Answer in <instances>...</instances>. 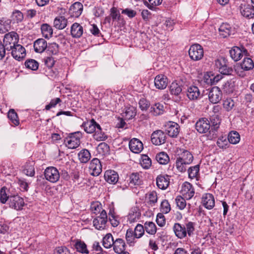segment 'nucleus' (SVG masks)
Instances as JSON below:
<instances>
[{"instance_id":"f257e3e1","label":"nucleus","mask_w":254,"mask_h":254,"mask_svg":"<svg viewBox=\"0 0 254 254\" xmlns=\"http://www.w3.org/2000/svg\"><path fill=\"white\" fill-rule=\"evenodd\" d=\"M254 67V62L253 60L249 57H245L240 63V65H238L235 70L237 74L241 77L246 76L245 71L252 70Z\"/></svg>"},{"instance_id":"f03ea898","label":"nucleus","mask_w":254,"mask_h":254,"mask_svg":"<svg viewBox=\"0 0 254 254\" xmlns=\"http://www.w3.org/2000/svg\"><path fill=\"white\" fill-rule=\"evenodd\" d=\"M19 41L18 35L15 32L12 31L6 34L3 39V44L7 49V54L18 44Z\"/></svg>"},{"instance_id":"7ed1b4c3","label":"nucleus","mask_w":254,"mask_h":254,"mask_svg":"<svg viewBox=\"0 0 254 254\" xmlns=\"http://www.w3.org/2000/svg\"><path fill=\"white\" fill-rule=\"evenodd\" d=\"M82 135L79 131L70 133L64 140L65 145L70 149H75L80 144V138Z\"/></svg>"},{"instance_id":"20e7f679","label":"nucleus","mask_w":254,"mask_h":254,"mask_svg":"<svg viewBox=\"0 0 254 254\" xmlns=\"http://www.w3.org/2000/svg\"><path fill=\"white\" fill-rule=\"evenodd\" d=\"M190 58L193 61H199L203 57L204 51L202 47L198 44L192 45L189 50Z\"/></svg>"},{"instance_id":"39448f33","label":"nucleus","mask_w":254,"mask_h":254,"mask_svg":"<svg viewBox=\"0 0 254 254\" xmlns=\"http://www.w3.org/2000/svg\"><path fill=\"white\" fill-rule=\"evenodd\" d=\"M44 176L47 181L53 183L58 182L60 178L58 170L54 167H47L45 170Z\"/></svg>"},{"instance_id":"423d86ee","label":"nucleus","mask_w":254,"mask_h":254,"mask_svg":"<svg viewBox=\"0 0 254 254\" xmlns=\"http://www.w3.org/2000/svg\"><path fill=\"white\" fill-rule=\"evenodd\" d=\"M90 174L93 176H98L102 172V165L98 158H93L89 164Z\"/></svg>"},{"instance_id":"0eeeda50","label":"nucleus","mask_w":254,"mask_h":254,"mask_svg":"<svg viewBox=\"0 0 254 254\" xmlns=\"http://www.w3.org/2000/svg\"><path fill=\"white\" fill-rule=\"evenodd\" d=\"M151 140L153 144L160 145L165 142L166 135L161 130L154 131L151 134Z\"/></svg>"},{"instance_id":"6e6552de","label":"nucleus","mask_w":254,"mask_h":254,"mask_svg":"<svg viewBox=\"0 0 254 254\" xmlns=\"http://www.w3.org/2000/svg\"><path fill=\"white\" fill-rule=\"evenodd\" d=\"M181 192L187 199H191L195 193L194 189L192 185L187 182L183 184Z\"/></svg>"},{"instance_id":"1a4fd4ad","label":"nucleus","mask_w":254,"mask_h":254,"mask_svg":"<svg viewBox=\"0 0 254 254\" xmlns=\"http://www.w3.org/2000/svg\"><path fill=\"white\" fill-rule=\"evenodd\" d=\"M11 54L12 56L15 60L20 61L25 58L26 56V50L21 45L17 44L14 48L11 49Z\"/></svg>"},{"instance_id":"9d476101","label":"nucleus","mask_w":254,"mask_h":254,"mask_svg":"<svg viewBox=\"0 0 254 254\" xmlns=\"http://www.w3.org/2000/svg\"><path fill=\"white\" fill-rule=\"evenodd\" d=\"M9 206L16 210L22 209L24 205L23 199L19 196L12 195L9 197Z\"/></svg>"},{"instance_id":"9b49d317","label":"nucleus","mask_w":254,"mask_h":254,"mask_svg":"<svg viewBox=\"0 0 254 254\" xmlns=\"http://www.w3.org/2000/svg\"><path fill=\"white\" fill-rule=\"evenodd\" d=\"M222 96V92L218 87H213L210 90L208 94L209 101L213 103H218L221 99Z\"/></svg>"},{"instance_id":"f8f14e48","label":"nucleus","mask_w":254,"mask_h":254,"mask_svg":"<svg viewBox=\"0 0 254 254\" xmlns=\"http://www.w3.org/2000/svg\"><path fill=\"white\" fill-rule=\"evenodd\" d=\"M165 130L170 137H176L180 132V126L175 122H170L166 125Z\"/></svg>"},{"instance_id":"ddd939ff","label":"nucleus","mask_w":254,"mask_h":254,"mask_svg":"<svg viewBox=\"0 0 254 254\" xmlns=\"http://www.w3.org/2000/svg\"><path fill=\"white\" fill-rule=\"evenodd\" d=\"M210 127V122L205 118L200 119L195 124V128L200 133L207 132Z\"/></svg>"},{"instance_id":"4468645a","label":"nucleus","mask_w":254,"mask_h":254,"mask_svg":"<svg viewBox=\"0 0 254 254\" xmlns=\"http://www.w3.org/2000/svg\"><path fill=\"white\" fill-rule=\"evenodd\" d=\"M129 147L131 152L138 154L143 150V145L138 139L133 138L129 142Z\"/></svg>"},{"instance_id":"2eb2a0df","label":"nucleus","mask_w":254,"mask_h":254,"mask_svg":"<svg viewBox=\"0 0 254 254\" xmlns=\"http://www.w3.org/2000/svg\"><path fill=\"white\" fill-rule=\"evenodd\" d=\"M202 205L208 209H211L215 205V200L213 195L211 193H205L202 197Z\"/></svg>"},{"instance_id":"dca6fc26","label":"nucleus","mask_w":254,"mask_h":254,"mask_svg":"<svg viewBox=\"0 0 254 254\" xmlns=\"http://www.w3.org/2000/svg\"><path fill=\"white\" fill-rule=\"evenodd\" d=\"M168 83L167 77L163 74L157 75L154 79V85L156 88L164 89L166 88Z\"/></svg>"},{"instance_id":"f3484780","label":"nucleus","mask_w":254,"mask_h":254,"mask_svg":"<svg viewBox=\"0 0 254 254\" xmlns=\"http://www.w3.org/2000/svg\"><path fill=\"white\" fill-rule=\"evenodd\" d=\"M243 53L247 55L248 52L246 49L243 51L238 47H234L230 50L229 53L231 58L235 62L239 61L243 56Z\"/></svg>"},{"instance_id":"a211bd4d","label":"nucleus","mask_w":254,"mask_h":254,"mask_svg":"<svg viewBox=\"0 0 254 254\" xmlns=\"http://www.w3.org/2000/svg\"><path fill=\"white\" fill-rule=\"evenodd\" d=\"M113 246L114 250L116 254H129L128 253L125 252L126 244L122 239H116Z\"/></svg>"},{"instance_id":"6ab92c4d","label":"nucleus","mask_w":254,"mask_h":254,"mask_svg":"<svg viewBox=\"0 0 254 254\" xmlns=\"http://www.w3.org/2000/svg\"><path fill=\"white\" fill-rule=\"evenodd\" d=\"M83 11V5L79 2H75L70 7L69 12L72 17H78Z\"/></svg>"},{"instance_id":"aec40b11","label":"nucleus","mask_w":254,"mask_h":254,"mask_svg":"<svg viewBox=\"0 0 254 254\" xmlns=\"http://www.w3.org/2000/svg\"><path fill=\"white\" fill-rule=\"evenodd\" d=\"M170 184V177L168 175H159L156 178L157 187L161 190L166 189Z\"/></svg>"},{"instance_id":"412c9836","label":"nucleus","mask_w":254,"mask_h":254,"mask_svg":"<svg viewBox=\"0 0 254 254\" xmlns=\"http://www.w3.org/2000/svg\"><path fill=\"white\" fill-rule=\"evenodd\" d=\"M105 180L108 183L112 184H116L119 180L118 173L113 170H107L104 174Z\"/></svg>"},{"instance_id":"4be33fe9","label":"nucleus","mask_w":254,"mask_h":254,"mask_svg":"<svg viewBox=\"0 0 254 254\" xmlns=\"http://www.w3.org/2000/svg\"><path fill=\"white\" fill-rule=\"evenodd\" d=\"M47 47V41L44 39H38L34 43V48L36 53H42Z\"/></svg>"},{"instance_id":"5701e85b","label":"nucleus","mask_w":254,"mask_h":254,"mask_svg":"<svg viewBox=\"0 0 254 254\" xmlns=\"http://www.w3.org/2000/svg\"><path fill=\"white\" fill-rule=\"evenodd\" d=\"M200 91L197 86H191L188 87L187 95L190 100H197L200 96Z\"/></svg>"},{"instance_id":"b1692460","label":"nucleus","mask_w":254,"mask_h":254,"mask_svg":"<svg viewBox=\"0 0 254 254\" xmlns=\"http://www.w3.org/2000/svg\"><path fill=\"white\" fill-rule=\"evenodd\" d=\"M175 235L179 238L182 239L187 236V231L185 226L179 223H175L173 227Z\"/></svg>"},{"instance_id":"393cba45","label":"nucleus","mask_w":254,"mask_h":254,"mask_svg":"<svg viewBox=\"0 0 254 254\" xmlns=\"http://www.w3.org/2000/svg\"><path fill=\"white\" fill-rule=\"evenodd\" d=\"M142 183V177L138 173H132L129 178V185L131 187L139 186Z\"/></svg>"},{"instance_id":"a878e982","label":"nucleus","mask_w":254,"mask_h":254,"mask_svg":"<svg viewBox=\"0 0 254 254\" xmlns=\"http://www.w3.org/2000/svg\"><path fill=\"white\" fill-rule=\"evenodd\" d=\"M103 217L101 218H95L93 220V224L94 227L97 230H102L106 228V224L108 219H105L104 217V214H102Z\"/></svg>"},{"instance_id":"bb28decb","label":"nucleus","mask_w":254,"mask_h":254,"mask_svg":"<svg viewBox=\"0 0 254 254\" xmlns=\"http://www.w3.org/2000/svg\"><path fill=\"white\" fill-rule=\"evenodd\" d=\"M70 33L73 38H79L83 34V28L79 23H74L71 27Z\"/></svg>"},{"instance_id":"cd10ccee","label":"nucleus","mask_w":254,"mask_h":254,"mask_svg":"<svg viewBox=\"0 0 254 254\" xmlns=\"http://www.w3.org/2000/svg\"><path fill=\"white\" fill-rule=\"evenodd\" d=\"M67 20L64 16H58L54 21V26L58 29H63L67 25Z\"/></svg>"},{"instance_id":"c85d7f7f","label":"nucleus","mask_w":254,"mask_h":254,"mask_svg":"<svg viewBox=\"0 0 254 254\" xmlns=\"http://www.w3.org/2000/svg\"><path fill=\"white\" fill-rule=\"evenodd\" d=\"M232 31V27L227 23H222L219 28L220 34L223 38L229 36L231 34Z\"/></svg>"},{"instance_id":"c756f323","label":"nucleus","mask_w":254,"mask_h":254,"mask_svg":"<svg viewBox=\"0 0 254 254\" xmlns=\"http://www.w3.org/2000/svg\"><path fill=\"white\" fill-rule=\"evenodd\" d=\"M99 125L94 120L92 119L84 124V130L88 133H92L95 132Z\"/></svg>"},{"instance_id":"7c9ffc66","label":"nucleus","mask_w":254,"mask_h":254,"mask_svg":"<svg viewBox=\"0 0 254 254\" xmlns=\"http://www.w3.org/2000/svg\"><path fill=\"white\" fill-rule=\"evenodd\" d=\"M178 158L189 164H190L193 159L191 153L187 150H184Z\"/></svg>"},{"instance_id":"2f4dec72","label":"nucleus","mask_w":254,"mask_h":254,"mask_svg":"<svg viewBox=\"0 0 254 254\" xmlns=\"http://www.w3.org/2000/svg\"><path fill=\"white\" fill-rule=\"evenodd\" d=\"M126 239L128 245L133 246L136 242V239L138 238L135 236V234H133V230L132 229H128L126 232Z\"/></svg>"},{"instance_id":"473e14b6","label":"nucleus","mask_w":254,"mask_h":254,"mask_svg":"<svg viewBox=\"0 0 254 254\" xmlns=\"http://www.w3.org/2000/svg\"><path fill=\"white\" fill-rule=\"evenodd\" d=\"M79 160L81 163H87L91 158L90 152L86 149H82L78 154Z\"/></svg>"},{"instance_id":"72a5a7b5","label":"nucleus","mask_w":254,"mask_h":254,"mask_svg":"<svg viewBox=\"0 0 254 254\" xmlns=\"http://www.w3.org/2000/svg\"><path fill=\"white\" fill-rule=\"evenodd\" d=\"M136 114V109L133 106L127 107L123 113V116L127 120H130L134 118Z\"/></svg>"},{"instance_id":"f704fd0d","label":"nucleus","mask_w":254,"mask_h":254,"mask_svg":"<svg viewBox=\"0 0 254 254\" xmlns=\"http://www.w3.org/2000/svg\"><path fill=\"white\" fill-rule=\"evenodd\" d=\"M11 21L4 18L0 19V33H4L10 29Z\"/></svg>"},{"instance_id":"c9c22d12","label":"nucleus","mask_w":254,"mask_h":254,"mask_svg":"<svg viewBox=\"0 0 254 254\" xmlns=\"http://www.w3.org/2000/svg\"><path fill=\"white\" fill-rule=\"evenodd\" d=\"M156 160L159 164L166 165L169 162L170 159L166 153L161 152L156 155Z\"/></svg>"},{"instance_id":"e433bc0d","label":"nucleus","mask_w":254,"mask_h":254,"mask_svg":"<svg viewBox=\"0 0 254 254\" xmlns=\"http://www.w3.org/2000/svg\"><path fill=\"white\" fill-rule=\"evenodd\" d=\"M41 30L43 36L46 38H49L53 34V29L48 24H43L41 25Z\"/></svg>"},{"instance_id":"4c0bfd02","label":"nucleus","mask_w":254,"mask_h":254,"mask_svg":"<svg viewBox=\"0 0 254 254\" xmlns=\"http://www.w3.org/2000/svg\"><path fill=\"white\" fill-rule=\"evenodd\" d=\"M75 248L77 251L82 254L89 253V251L87 248L85 243L81 240H77L74 245Z\"/></svg>"},{"instance_id":"58836bf2","label":"nucleus","mask_w":254,"mask_h":254,"mask_svg":"<svg viewBox=\"0 0 254 254\" xmlns=\"http://www.w3.org/2000/svg\"><path fill=\"white\" fill-rule=\"evenodd\" d=\"M227 139L230 143L236 144L240 141V135L236 131H232L229 133Z\"/></svg>"},{"instance_id":"ea45409f","label":"nucleus","mask_w":254,"mask_h":254,"mask_svg":"<svg viewBox=\"0 0 254 254\" xmlns=\"http://www.w3.org/2000/svg\"><path fill=\"white\" fill-rule=\"evenodd\" d=\"M93 136L94 138L97 141H103L107 138V136L102 131V128L100 125L97 126V128L95 131Z\"/></svg>"},{"instance_id":"a19ab883","label":"nucleus","mask_w":254,"mask_h":254,"mask_svg":"<svg viewBox=\"0 0 254 254\" xmlns=\"http://www.w3.org/2000/svg\"><path fill=\"white\" fill-rule=\"evenodd\" d=\"M7 117L10 121L11 123L13 124L14 126H17L19 124V121L18 120L17 114L14 109H10L9 111Z\"/></svg>"},{"instance_id":"79ce46f5","label":"nucleus","mask_w":254,"mask_h":254,"mask_svg":"<svg viewBox=\"0 0 254 254\" xmlns=\"http://www.w3.org/2000/svg\"><path fill=\"white\" fill-rule=\"evenodd\" d=\"M11 195L9 194V190L5 187H2L0 190V201L2 203H5Z\"/></svg>"},{"instance_id":"37998d69","label":"nucleus","mask_w":254,"mask_h":254,"mask_svg":"<svg viewBox=\"0 0 254 254\" xmlns=\"http://www.w3.org/2000/svg\"><path fill=\"white\" fill-rule=\"evenodd\" d=\"M97 151L101 155H106L108 154L110 152V147L105 142L100 143L97 147Z\"/></svg>"},{"instance_id":"c03bdc74","label":"nucleus","mask_w":254,"mask_h":254,"mask_svg":"<svg viewBox=\"0 0 254 254\" xmlns=\"http://www.w3.org/2000/svg\"><path fill=\"white\" fill-rule=\"evenodd\" d=\"M144 230L151 235H154L156 233L157 228L155 224L152 222H146L144 223Z\"/></svg>"},{"instance_id":"a18cd8bd","label":"nucleus","mask_w":254,"mask_h":254,"mask_svg":"<svg viewBox=\"0 0 254 254\" xmlns=\"http://www.w3.org/2000/svg\"><path fill=\"white\" fill-rule=\"evenodd\" d=\"M114 242L112 234L109 233L103 238V245L106 248H110L113 245Z\"/></svg>"},{"instance_id":"49530a36","label":"nucleus","mask_w":254,"mask_h":254,"mask_svg":"<svg viewBox=\"0 0 254 254\" xmlns=\"http://www.w3.org/2000/svg\"><path fill=\"white\" fill-rule=\"evenodd\" d=\"M146 198L148 200V203L150 205H154L157 202V195L156 191H152L149 192L146 194Z\"/></svg>"},{"instance_id":"de8ad7c7","label":"nucleus","mask_w":254,"mask_h":254,"mask_svg":"<svg viewBox=\"0 0 254 254\" xmlns=\"http://www.w3.org/2000/svg\"><path fill=\"white\" fill-rule=\"evenodd\" d=\"M90 209L92 212L96 215H98L99 213L103 210L101 203L98 201L92 202L91 204Z\"/></svg>"},{"instance_id":"09e8293b","label":"nucleus","mask_w":254,"mask_h":254,"mask_svg":"<svg viewBox=\"0 0 254 254\" xmlns=\"http://www.w3.org/2000/svg\"><path fill=\"white\" fill-rule=\"evenodd\" d=\"M222 77L221 75H217L212 78H210L209 75H205L204 79L205 82L208 84H215L217 83Z\"/></svg>"},{"instance_id":"8fccbe9b","label":"nucleus","mask_w":254,"mask_h":254,"mask_svg":"<svg viewBox=\"0 0 254 254\" xmlns=\"http://www.w3.org/2000/svg\"><path fill=\"white\" fill-rule=\"evenodd\" d=\"M235 105L234 101L231 98H227L223 101V108L227 112L231 111L235 107Z\"/></svg>"},{"instance_id":"3c124183","label":"nucleus","mask_w":254,"mask_h":254,"mask_svg":"<svg viewBox=\"0 0 254 254\" xmlns=\"http://www.w3.org/2000/svg\"><path fill=\"white\" fill-rule=\"evenodd\" d=\"M118 217L115 216L114 210L110 209L109 213V220L113 227H117L120 224Z\"/></svg>"},{"instance_id":"603ef678","label":"nucleus","mask_w":254,"mask_h":254,"mask_svg":"<svg viewBox=\"0 0 254 254\" xmlns=\"http://www.w3.org/2000/svg\"><path fill=\"white\" fill-rule=\"evenodd\" d=\"M151 112L155 116L162 114L164 111L163 106L160 103H156L151 108Z\"/></svg>"},{"instance_id":"864d4df0","label":"nucleus","mask_w":254,"mask_h":254,"mask_svg":"<svg viewBox=\"0 0 254 254\" xmlns=\"http://www.w3.org/2000/svg\"><path fill=\"white\" fill-rule=\"evenodd\" d=\"M25 66L31 70H36L39 66L38 63L35 60L29 59L25 62Z\"/></svg>"},{"instance_id":"5fc2aeb1","label":"nucleus","mask_w":254,"mask_h":254,"mask_svg":"<svg viewBox=\"0 0 254 254\" xmlns=\"http://www.w3.org/2000/svg\"><path fill=\"white\" fill-rule=\"evenodd\" d=\"M217 145L220 148L224 149L229 147V142L226 137L222 136L218 139Z\"/></svg>"},{"instance_id":"6e6d98bb","label":"nucleus","mask_w":254,"mask_h":254,"mask_svg":"<svg viewBox=\"0 0 254 254\" xmlns=\"http://www.w3.org/2000/svg\"><path fill=\"white\" fill-rule=\"evenodd\" d=\"M182 91L181 86L177 83L173 82L170 86V92L172 94L178 96Z\"/></svg>"},{"instance_id":"4d7b16f0","label":"nucleus","mask_w":254,"mask_h":254,"mask_svg":"<svg viewBox=\"0 0 254 254\" xmlns=\"http://www.w3.org/2000/svg\"><path fill=\"white\" fill-rule=\"evenodd\" d=\"M189 165L188 163L183 161L178 158H177L176 161V166L177 169L180 172H184L187 170V165Z\"/></svg>"},{"instance_id":"13d9d810","label":"nucleus","mask_w":254,"mask_h":254,"mask_svg":"<svg viewBox=\"0 0 254 254\" xmlns=\"http://www.w3.org/2000/svg\"><path fill=\"white\" fill-rule=\"evenodd\" d=\"M47 51L53 55L58 54L59 52V46L56 43H51L47 47Z\"/></svg>"},{"instance_id":"bf43d9fd","label":"nucleus","mask_w":254,"mask_h":254,"mask_svg":"<svg viewBox=\"0 0 254 254\" xmlns=\"http://www.w3.org/2000/svg\"><path fill=\"white\" fill-rule=\"evenodd\" d=\"M133 234L139 239L141 238L144 233V226L141 224H138L133 230Z\"/></svg>"},{"instance_id":"052dcab7","label":"nucleus","mask_w":254,"mask_h":254,"mask_svg":"<svg viewBox=\"0 0 254 254\" xmlns=\"http://www.w3.org/2000/svg\"><path fill=\"white\" fill-rule=\"evenodd\" d=\"M199 166L196 165L193 167H190L188 170L189 177L190 178H195L198 174Z\"/></svg>"},{"instance_id":"680f3d73","label":"nucleus","mask_w":254,"mask_h":254,"mask_svg":"<svg viewBox=\"0 0 254 254\" xmlns=\"http://www.w3.org/2000/svg\"><path fill=\"white\" fill-rule=\"evenodd\" d=\"M175 201L177 207L180 210H183L186 207L187 203L185 197L178 195L176 197Z\"/></svg>"},{"instance_id":"e2e57ef3","label":"nucleus","mask_w":254,"mask_h":254,"mask_svg":"<svg viewBox=\"0 0 254 254\" xmlns=\"http://www.w3.org/2000/svg\"><path fill=\"white\" fill-rule=\"evenodd\" d=\"M171 210V206L168 201L166 199L163 200L161 203L160 211L162 213H168Z\"/></svg>"},{"instance_id":"0e129e2a","label":"nucleus","mask_w":254,"mask_h":254,"mask_svg":"<svg viewBox=\"0 0 254 254\" xmlns=\"http://www.w3.org/2000/svg\"><path fill=\"white\" fill-rule=\"evenodd\" d=\"M241 13L244 17L248 18H252L254 17V9L253 8V9L250 7L245 8Z\"/></svg>"},{"instance_id":"69168bd1","label":"nucleus","mask_w":254,"mask_h":254,"mask_svg":"<svg viewBox=\"0 0 254 254\" xmlns=\"http://www.w3.org/2000/svg\"><path fill=\"white\" fill-rule=\"evenodd\" d=\"M110 15L113 21L119 20L121 17L119 11L115 7L111 8Z\"/></svg>"},{"instance_id":"338daca9","label":"nucleus","mask_w":254,"mask_h":254,"mask_svg":"<svg viewBox=\"0 0 254 254\" xmlns=\"http://www.w3.org/2000/svg\"><path fill=\"white\" fill-rule=\"evenodd\" d=\"M140 164L143 168L148 169L151 165V160L148 156L143 155Z\"/></svg>"},{"instance_id":"774afa93","label":"nucleus","mask_w":254,"mask_h":254,"mask_svg":"<svg viewBox=\"0 0 254 254\" xmlns=\"http://www.w3.org/2000/svg\"><path fill=\"white\" fill-rule=\"evenodd\" d=\"M12 17L13 20L16 21L17 23L21 22L23 19V13L18 10H15L13 11Z\"/></svg>"}]
</instances>
